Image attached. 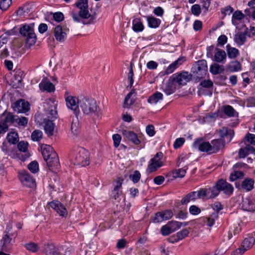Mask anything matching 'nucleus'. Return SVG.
I'll return each mask as SVG.
<instances>
[{
	"label": "nucleus",
	"instance_id": "a19ab883",
	"mask_svg": "<svg viewBox=\"0 0 255 255\" xmlns=\"http://www.w3.org/2000/svg\"><path fill=\"white\" fill-rule=\"evenodd\" d=\"M71 131L72 133L77 135L80 132V127L78 121V117H76V119H73L71 125Z\"/></svg>",
	"mask_w": 255,
	"mask_h": 255
},
{
	"label": "nucleus",
	"instance_id": "338daca9",
	"mask_svg": "<svg viewBox=\"0 0 255 255\" xmlns=\"http://www.w3.org/2000/svg\"><path fill=\"white\" fill-rule=\"evenodd\" d=\"M121 136L119 134H114L113 135V139L114 141V144L115 147H118L121 141Z\"/></svg>",
	"mask_w": 255,
	"mask_h": 255
},
{
	"label": "nucleus",
	"instance_id": "e2e57ef3",
	"mask_svg": "<svg viewBox=\"0 0 255 255\" xmlns=\"http://www.w3.org/2000/svg\"><path fill=\"white\" fill-rule=\"evenodd\" d=\"M146 133L149 136H153L155 134V131L154 130V127L152 125H148L145 128Z\"/></svg>",
	"mask_w": 255,
	"mask_h": 255
},
{
	"label": "nucleus",
	"instance_id": "0eeeda50",
	"mask_svg": "<svg viewBox=\"0 0 255 255\" xmlns=\"http://www.w3.org/2000/svg\"><path fill=\"white\" fill-rule=\"evenodd\" d=\"M57 102L53 98L46 100L43 103L44 111L49 119H56L57 117Z\"/></svg>",
	"mask_w": 255,
	"mask_h": 255
},
{
	"label": "nucleus",
	"instance_id": "c9c22d12",
	"mask_svg": "<svg viewBox=\"0 0 255 255\" xmlns=\"http://www.w3.org/2000/svg\"><path fill=\"white\" fill-rule=\"evenodd\" d=\"M11 238H10L7 234L4 235L1 240V245L2 250L4 251H8L11 248Z\"/></svg>",
	"mask_w": 255,
	"mask_h": 255
},
{
	"label": "nucleus",
	"instance_id": "0e129e2a",
	"mask_svg": "<svg viewBox=\"0 0 255 255\" xmlns=\"http://www.w3.org/2000/svg\"><path fill=\"white\" fill-rule=\"evenodd\" d=\"M175 88L174 87H173L169 84L166 86L165 88L163 89V91L167 95H170L175 92Z\"/></svg>",
	"mask_w": 255,
	"mask_h": 255
},
{
	"label": "nucleus",
	"instance_id": "a878e982",
	"mask_svg": "<svg viewBox=\"0 0 255 255\" xmlns=\"http://www.w3.org/2000/svg\"><path fill=\"white\" fill-rule=\"evenodd\" d=\"M45 133L48 136H51L54 132V124L51 120L44 119L42 123Z\"/></svg>",
	"mask_w": 255,
	"mask_h": 255
},
{
	"label": "nucleus",
	"instance_id": "9b49d317",
	"mask_svg": "<svg viewBox=\"0 0 255 255\" xmlns=\"http://www.w3.org/2000/svg\"><path fill=\"white\" fill-rule=\"evenodd\" d=\"M192 78V75L187 72H182L180 73H175L170 77L173 83H177L179 85H185L189 82Z\"/></svg>",
	"mask_w": 255,
	"mask_h": 255
},
{
	"label": "nucleus",
	"instance_id": "09e8293b",
	"mask_svg": "<svg viewBox=\"0 0 255 255\" xmlns=\"http://www.w3.org/2000/svg\"><path fill=\"white\" fill-rule=\"evenodd\" d=\"M6 138L9 143L15 144L18 142L19 136L17 132L13 131L7 134Z\"/></svg>",
	"mask_w": 255,
	"mask_h": 255
},
{
	"label": "nucleus",
	"instance_id": "e433bc0d",
	"mask_svg": "<svg viewBox=\"0 0 255 255\" xmlns=\"http://www.w3.org/2000/svg\"><path fill=\"white\" fill-rule=\"evenodd\" d=\"M218 218V215L217 213H213L208 217H203L202 220L208 226L211 227L214 225L215 221Z\"/></svg>",
	"mask_w": 255,
	"mask_h": 255
},
{
	"label": "nucleus",
	"instance_id": "a18cd8bd",
	"mask_svg": "<svg viewBox=\"0 0 255 255\" xmlns=\"http://www.w3.org/2000/svg\"><path fill=\"white\" fill-rule=\"evenodd\" d=\"M254 185V180L250 178H247L242 182V187L244 189L249 191L253 188Z\"/></svg>",
	"mask_w": 255,
	"mask_h": 255
},
{
	"label": "nucleus",
	"instance_id": "5701e85b",
	"mask_svg": "<svg viewBox=\"0 0 255 255\" xmlns=\"http://www.w3.org/2000/svg\"><path fill=\"white\" fill-rule=\"evenodd\" d=\"M212 151L213 154L218 152L220 150L224 148L225 141L222 138L213 139L211 141Z\"/></svg>",
	"mask_w": 255,
	"mask_h": 255
},
{
	"label": "nucleus",
	"instance_id": "bb28decb",
	"mask_svg": "<svg viewBox=\"0 0 255 255\" xmlns=\"http://www.w3.org/2000/svg\"><path fill=\"white\" fill-rule=\"evenodd\" d=\"M197 199H199L197 191H192L183 197L181 200V203L182 205H186L190 201H194Z\"/></svg>",
	"mask_w": 255,
	"mask_h": 255
},
{
	"label": "nucleus",
	"instance_id": "f3484780",
	"mask_svg": "<svg viewBox=\"0 0 255 255\" xmlns=\"http://www.w3.org/2000/svg\"><path fill=\"white\" fill-rule=\"evenodd\" d=\"M49 206L62 217H66L68 212L65 207L59 201H53L49 203Z\"/></svg>",
	"mask_w": 255,
	"mask_h": 255
},
{
	"label": "nucleus",
	"instance_id": "20e7f679",
	"mask_svg": "<svg viewBox=\"0 0 255 255\" xmlns=\"http://www.w3.org/2000/svg\"><path fill=\"white\" fill-rule=\"evenodd\" d=\"M34 23L24 24L19 29V33L24 37L26 46L30 47L35 44L37 37L34 32Z\"/></svg>",
	"mask_w": 255,
	"mask_h": 255
},
{
	"label": "nucleus",
	"instance_id": "473e14b6",
	"mask_svg": "<svg viewBox=\"0 0 255 255\" xmlns=\"http://www.w3.org/2000/svg\"><path fill=\"white\" fill-rule=\"evenodd\" d=\"M2 117H4L3 119H1V121L8 126V125H15V121L16 116L13 115L11 113H3Z\"/></svg>",
	"mask_w": 255,
	"mask_h": 255
},
{
	"label": "nucleus",
	"instance_id": "1a4fd4ad",
	"mask_svg": "<svg viewBox=\"0 0 255 255\" xmlns=\"http://www.w3.org/2000/svg\"><path fill=\"white\" fill-rule=\"evenodd\" d=\"M163 156V154L161 152H158L150 160L147 168V171L148 173L153 172L163 165L161 160Z\"/></svg>",
	"mask_w": 255,
	"mask_h": 255
},
{
	"label": "nucleus",
	"instance_id": "49530a36",
	"mask_svg": "<svg viewBox=\"0 0 255 255\" xmlns=\"http://www.w3.org/2000/svg\"><path fill=\"white\" fill-rule=\"evenodd\" d=\"M134 93V90H132L125 98L124 102V107L125 108H129L131 105H132L134 102V100L131 99L130 98L133 94Z\"/></svg>",
	"mask_w": 255,
	"mask_h": 255
},
{
	"label": "nucleus",
	"instance_id": "774afa93",
	"mask_svg": "<svg viewBox=\"0 0 255 255\" xmlns=\"http://www.w3.org/2000/svg\"><path fill=\"white\" fill-rule=\"evenodd\" d=\"M247 140L253 145H255V134L248 133L246 136Z\"/></svg>",
	"mask_w": 255,
	"mask_h": 255
},
{
	"label": "nucleus",
	"instance_id": "4d7b16f0",
	"mask_svg": "<svg viewBox=\"0 0 255 255\" xmlns=\"http://www.w3.org/2000/svg\"><path fill=\"white\" fill-rule=\"evenodd\" d=\"M191 11L194 15H199L201 12V9L200 5L198 4L193 5L191 8Z\"/></svg>",
	"mask_w": 255,
	"mask_h": 255
},
{
	"label": "nucleus",
	"instance_id": "58836bf2",
	"mask_svg": "<svg viewBox=\"0 0 255 255\" xmlns=\"http://www.w3.org/2000/svg\"><path fill=\"white\" fill-rule=\"evenodd\" d=\"M146 20L148 26L150 28H156L159 27L161 23V20L159 19L152 16H147Z\"/></svg>",
	"mask_w": 255,
	"mask_h": 255
},
{
	"label": "nucleus",
	"instance_id": "680f3d73",
	"mask_svg": "<svg viewBox=\"0 0 255 255\" xmlns=\"http://www.w3.org/2000/svg\"><path fill=\"white\" fill-rule=\"evenodd\" d=\"M14 76L15 80L17 82H20L24 76V72L20 69H17L14 71Z\"/></svg>",
	"mask_w": 255,
	"mask_h": 255
},
{
	"label": "nucleus",
	"instance_id": "13d9d810",
	"mask_svg": "<svg viewBox=\"0 0 255 255\" xmlns=\"http://www.w3.org/2000/svg\"><path fill=\"white\" fill-rule=\"evenodd\" d=\"M189 212L190 214L193 215H197L199 214L201 210V209L196 205H192L189 207Z\"/></svg>",
	"mask_w": 255,
	"mask_h": 255
},
{
	"label": "nucleus",
	"instance_id": "bf43d9fd",
	"mask_svg": "<svg viewBox=\"0 0 255 255\" xmlns=\"http://www.w3.org/2000/svg\"><path fill=\"white\" fill-rule=\"evenodd\" d=\"M28 143L24 141H21L17 144V148L20 151L25 152L28 148Z\"/></svg>",
	"mask_w": 255,
	"mask_h": 255
},
{
	"label": "nucleus",
	"instance_id": "b1692460",
	"mask_svg": "<svg viewBox=\"0 0 255 255\" xmlns=\"http://www.w3.org/2000/svg\"><path fill=\"white\" fill-rule=\"evenodd\" d=\"M44 250L46 255H61L59 248L53 243L45 244Z\"/></svg>",
	"mask_w": 255,
	"mask_h": 255
},
{
	"label": "nucleus",
	"instance_id": "6ab92c4d",
	"mask_svg": "<svg viewBox=\"0 0 255 255\" xmlns=\"http://www.w3.org/2000/svg\"><path fill=\"white\" fill-rule=\"evenodd\" d=\"M122 133L128 140L130 141L134 144L137 145L141 143V136H138L133 131L123 130Z\"/></svg>",
	"mask_w": 255,
	"mask_h": 255
},
{
	"label": "nucleus",
	"instance_id": "4be33fe9",
	"mask_svg": "<svg viewBox=\"0 0 255 255\" xmlns=\"http://www.w3.org/2000/svg\"><path fill=\"white\" fill-rule=\"evenodd\" d=\"M248 36H250V33L247 29L244 32H239L236 33L234 36V40L238 46H241L246 42Z\"/></svg>",
	"mask_w": 255,
	"mask_h": 255
},
{
	"label": "nucleus",
	"instance_id": "6e6d98bb",
	"mask_svg": "<svg viewBox=\"0 0 255 255\" xmlns=\"http://www.w3.org/2000/svg\"><path fill=\"white\" fill-rule=\"evenodd\" d=\"M11 4V0H0V8L3 11L6 10Z\"/></svg>",
	"mask_w": 255,
	"mask_h": 255
},
{
	"label": "nucleus",
	"instance_id": "864d4df0",
	"mask_svg": "<svg viewBox=\"0 0 255 255\" xmlns=\"http://www.w3.org/2000/svg\"><path fill=\"white\" fill-rule=\"evenodd\" d=\"M129 177L134 183H136L139 181L141 175L138 170H135L133 174L129 175Z\"/></svg>",
	"mask_w": 255,
	"mask_h": 255
},
{
	"label": "nucleus",
	"instance_id": "de8ad7c7",
	"mask_svg": "<svg viewBox=\"0 0 255 255\" xmlns=\"http://www.w3.org/2000/svg\"><path fill=\"white\" fill-rule=\"evenodd\" d=\"M226 48L227 54L229 58H235L239 54L238 49L234 47H232L229 44L227 45Z\"/></svg>",
	"mask_w": 255,
	"mask_h": 255
},
{
	"label": "nucleus",
	"instance_id": "3c124183",
	"mask_svg": "<svg viewBox=\"0 0 255 255\" xmlns=\"http://www.w3.org/2000/svg\"><path fill=\"white\" fill-rule=\"evenodd\" d=\"M187 169V167H186L185 169L180 168L177 170H176L173 172V177L174 178L183 177L186 174Z\"/></svg>",
	"mask_w": 255,
	"mask_h": 255
},
{
	"label": "nucleus",
	"instance_id": "6e6552de",
	"mask_svg": "<svg viewBox=\"0 0 255 255\" xmlns=\"http://www.w3.org/2000/svg\"><path fill=\"white\" fill-rule=\"evenodd\" d=\"M187 223H181L175 221H169L167 224L162 227L161 233L163 236H168L171 233L179 229L182 226H186Z\"/></svg>",
	"mask_w": 255,
	"mask_h": 255
},
{
	"label": "nucleus",
	"instance_id": "4c0bfd02",
	"mask_svg": "<svg viewBox=\"0 0 255 255\" xmlns=\"http://www.w3.org/2000/svg\"><path fill=\"white\" fill-rule=\"evenodd\" d=\"M217 52L214 55V60L219 63H224V61L226 59V53L223 50L216 48Z\"/></svg>",
	"mask_w": 255,
	"mask_h": 255
},
{
	"label": "nucleus",
	"instance_id": "2eb2a0df",
	"mask_svg": "<svg viewBox=\"0 0 255 255\" xmlns=\"http://www.w3.org/2000/svg\"><path fill=\"white\" fill-rule=\"evenodd\" d=\"M211 142L209 141H204L202 138L197 139L196 140L193 146L194 148H197L200 151L206 152L208 154H212V146Z\"/></svg>",
	"mask_w": 255,
	"mask_h": 255
},
{
	"label": "nucleus",
	"instance_id": "4468645a",
	"mask_svg": "<svg viewBox=\"0 0 255 255\" xmlns=\"http://www.w3.org/2000/svg\"><path fill=\"white\" fill-rule=\"evenodd\" d=\"M18 177L23 185L30 188L35 187V181L28 171L25 170L19 171Z\"/></svg>",
	"mask_w": 255,
	"mask_h": 255
},
{
	"label": "nucleus",
	"instance_id": "a211bd4d",
	"mask_svg": "<svg viewBox=\"0 0 255 255\" xmlns=\"http://www.w3.org/2000/svg\"><path fill=\"white\" fill-rule=\"evenodd\" d=\"M12 107L17 113H26L29 109V104L24 100L20 99L14 103Z\"/></svg>",
	"mask_w": 255,
	"mask_h": 255
},
{
	"label": "nucleus",
	"instance_id": "c756f323",
	"mask_svg": "<svg viewBox=\"0 0 255 255\" xmlns=\"http://www.w3.org/2000/svg\"><path fill=\"white\" fill-rule=\"evenodd\" d=\"M185 61L184 57H180L171 63L166 69L165 73L167 74L172 73L179 65Z\"/></svg>",
	"mask_w": 255,
	"mask_h": 255
},
{
	"label": "nucleus",
	"instance_id": "ea45409f",
	"mask_svg": "<svg viewBox=\"0 0 255 255\" xmlns=\"http://www.w3.org/2000/svg\"><path fill=\"white\" fill-rule=\"evenodd\" d=\"M245 17V15L241 11L236 10L235 11L232 18V23L236 26H237L240 22V21L243 19Z\"/></svg>",
	"mask_w": 255,
	"mask_h": 255
},
{
	"label": "nucleus",
	"instance_id": "603ef678",
	"mask_svg": "<svg viewBox=\"0 0 255 255\" xmlns=\"http://www.w3.org/2000/svg\"><path fill=\"white\" fill-rule=\"evenodd\" d=\"M28 123V119L25 117H21L20 118L16 116L15 125H17L20 126L25 127Z\"/></svg>",
	"mask_w": 255,
	"mask_h": 255
},
{
	"label": "nucleus",
	"instance_id": "39448f33",
	"mask_svg": "<svg viewBox=\"0 0 255 255\" xmlns=\"http://www.w3.org/2000/svg\"><path fill=\"white\" fill-rule=\"evenodd\" d=\"M89 152L82 147H78L72 153L71 161L74 165L85 166L89 164Z\"/></svg>",
	"mask_w": 255,
	"mask_h": 255
},
{
	"label": "nucleus",
	"instance_id": "c85d7f7f",
	"mask_svg": "<svg viewBox=\"0 0 255 255\" xmlns=\"http://www.w3.org/2000/svg\"><path fill=\"white\" fill-rule=\"evenodd\" d=\"M189 233V231L186 229H184L177 232L175 235L171 237L169 240L172 243L177 242L185 238L188 235Z\"/></svg>",
	"mask_w": 255,
	"mask_h": 255
},
{
	"label": "nucleus",
	"instance_id": "dca6fc26",
	"mask_svg": "<svg viewBox=\"0 0 255 255\" xmlns=\"http://www.w3.org/2000/svg\"><path fill=\"white\" fill-rule=\"evenodd\" d=\"M173 215L171 210H166L163 211L158 212L155 213L151 218V220L153 223H158L164 220H168L171 219Z\"/></svg>",
	"mask_w": 255,
	"mask_h": 255
},
{
	"label": "nucleus",
	"instance_id": "8fccbe9b",
	"mask_svg": "<svg viewBox=\"0 0 255 255\" xmlns=\"http://www.w3.org/2000/svg\"><path fill=\"white\" fill-rule=\"evenodd\" d=\"M43 133L41 130H35L31 133V139L33 141H38L42 137Z\"/></svg>",
	"mask_w": 255,
	"mask_h": 255
},
{
	"label": "nucleus",
	"instance_id": "37998d69",
	"mask_svg": "<svg viewBox=\"0 0 255 255\" xmlns=\"http://www.w3.org/2000/svg\"><path fill=\"white\" fill-rule=\"evenodd\" d=\"M225 70L224 67L218 64L214 63L210 66V71L213 75L221 73Z\"/></svg>",
	"mask_w": 255,
	"mask_h": 255
},
{
	"label": "nucleus",
	"instance_id": "9d476101",
	"mask_svg": "<svg viewBox=\"0 0 255 255\" xmlns=\"http://www.w3.org/2000/svg\"><path fill=\"white\" fill-rule=\"evenodd\" d=\"M214 187L217 190L218 195L220 191H223L224 194L230 196L233 194L234 191L233 186L222 179L219 180L216 183Z\"/></svg>",
	"mask_w": 255,
	"mask_h": 255
},
{
	"label": "nucleus",
	"instance_id": "7ed1b4c3",
	"mask_svg": "<svg viewBox=\"0 0 255 255\" xmlns=\"http://www.w3.org/2000/svg\"><path fill=\"white\" fill-rule=\"evenodd\" d=\"M79 107L83 114L87 115H97L99 111V108L94 99L83 96L80 97Z\"/></svg>",
	"mask_w": 255,
	"mask_h": 255
},
{
	"label": "nucleus",
	"instance_id": "2f4dec72",
	"mask_svg": "<svg viewBox=\"0 0 255 255\" xmlns=\"http://www.w3.org/2000/svg\"><path fill=\"white\" fill-rule=\"evenodd\" d=\"M254 150V148L248 144L245 147H242L239 149V157L240 158H245L249 154L253 153Z\"/></svg>",
	"mask_w": 255,
	"mask_h": 255
},
{
	"label": "nucleus",
	"instance_id": "72a5a7b5",
	"mask_svg": "<svg viewBox=\"0 0 255 255\" xmlns=\"http://www.w3.org/2000/svg\"><path fill=\"white\" fill-rule=\"evenodd\" d=\"M242 208L244 210L253 212L255 211V205L253 201L249 198H245L242 203Z\"/></svg>",
	"mask_w": 255,
	"mask_h": 255
},
{
	"label": "nucleus",
	"instance_id": "052dcab7",
	"mask_svg": "<svg viewBox=\"0 0 255 255\" xmlns=\"http://www.w3.org/2000/svg\"><path fill=\"white\" fill-rule=\"evenodd\" d=\"M25 247L27 250L33 253H35L38 250L37 245L33 243H30L25 244Z\"/></svg>",
	"mask_w": 255,
	"mask_h": 255
},
{
	"label": "nucleus",
	"instance_id": "69168bd1",
	"mask_svg": "<svg viewBox=\"0 0 255 255\" xmlns=\"http://www.w3.org/2000/svg\"><path fill=\"white\" fill-rule=\"evenodd\" d=\"M184 142L185 139L183 137L177 138L173 144L174 148L175 149L180 148L183 144Z\"/></svg>",
	"mask_w": 255,
	"mask_h": 255
},
{
	"label": "nucleus",
	"instance_id": "393cba45",
	"mask_svg": "<svg viewBox=\"0 0 255 255\" xmlns=\"http://www.w3.org/2000/svg\"><path fill=\"white\" fill-rule=\"evenodd\" d=\"M39 87L42 92L46 91L51 93L55 91L54 85L45 78L42 79V81L39 84Z\"/></svg>",
	"mask_w": 255,
	"mask_h": 255
},
{
	"label": "nucleus",
	"instance_id": "aec40b11",
	"mask_svg": "<svg viewBox=\"0 0 255 255\" xmlns=\"http://www.w3.org/2000/svg\"><path fill=\"white\" fill-rule=\"evenodd\" d=\"M223 114L228 117H236L238 116V113L230 105L223 106L221 111L218 112V115L220 118H223Z\"/></svg>",
	"mask_w": 255,
	"mask_h": 255
},
{
	"label": "nucleus",
	"instance_id": "5fc2aeb1",
	"mask_svg": "<svg viewBox=\"0 0 255 255\" xmlns=\"http://www.w3.org/2000/svg\"><path fill=\"white\" fill-rule=\"evenodd\" d=\"M28 169L32 173H36L38 171V164L37 161H33L28 165Z\"/></svg>",
	"mask_w": 255,
	"mask_h": 255
},
{
	"label": "nucleus",
	"instance_id": "7c9ffc66",
	"mask_svg": "<svg viewBox=\"0 0 255 255\" xmlns=\"http://www.w3.org/2000/svg\"><path fill=\"white\" fill-rule=\"evenodd\" d=\"M219 133L222 138L229 137L228 142L231 141L234 135V131L231 129H228L227 128L223 127L219 130Z\"/></svg>",
	"mask_w": 255,
	"mask_h": 255
},
{
	"label": "nucleus",
	"instance_id": "f257e3e1",
	"mask_svg": "<svg viewBox=\"0 0 255 255\" xmlns=\"http://www.w3.org/2000/svg\"><path fill=\"white\" fill-rule=\"evenodd\" d=\"M76 8L71 12L73 20L84 24H90L95 22V16L91 15L88 9L87 0H78L75 3Z\"/></svg>",
	"mask_w": 255,
	"mask_h": 255
},
{
	"label": "nucleus",
	"instance_id": "cd10ccee",
	"mask_svg": "<svg viewBox=\"0 0 255 255\" xmlns=\"http://www.w3.org/2000/svg\"><path fill=\"white\" fill-rule=\"evenodd\" d=\"M255 243V239L254 237L248 236L247 237L245 238L242 243L241 247L243 248V252L251 249L254 246Z\"/></svg>",
	"mask_w": 255,
	"mask_h": 255
},
{
	"label": "nucleus",
	"instance_id": "f8f14e48",
	"mask_svg": "<svg viewBox=\"0 0 255 255\" xmlns=\"http://www.w3.org/2000/svg\"><path fill=\"white\" fill-rule=\"evenodd\" d=\"M79 101L80 97L77 98L74 96H69L66 98V102L67 107L73 111L74 114L76 117L80 116V112L79 111Z\"/></svg>",
	"mask_w": 255,
	"mask_h": 255
},
{
	"label": "nucleus",
	"instance_id": "423d86ee",
	"mask_svg": "<svg viewBox=\"0 0 255 255\" xmlns=\"http://www.w3.org/2000/svg\"><path fill=\"white\" fill-rule=\"evenodd\" d=\"M208 71L207 62L201 60L196 62L192 66L191 72L195 77L200 79L205 77Z\"/></svg>",
	"mask_w": 255,
	"mask_h": 255
},
{
	"label": "nucleus",
	"instance_id": "c03bdc74",
	"mask_svg": "<svg viewBox=\"0 0 255 255\" xmlns=\"http://www.w3.org/2000/svg\"><path fill=\"white\" fill-rule=\"evenodd\" d=\"M144 29L142 23L138 18H135L132 21V29L136 32L142 31Z\"/></svg>",
	"mask_w": 255,
	"mask_h": 255
},
{
	"label": "nucleus",
	"instance_id": "f03ea898",
	"mask_svg": "<svg viewBox=\"0 0 255 255\" xmlns=\"http://www.w3.org/2000/svg\"><path fill=\"white\" fill-rule=\"evenodd\" d=\"M41 150L44 159L50 170L58 169L60 166L58 157L52 147L50 145H45L41 147Z\"/></svg>",
	"mask_w": 255,
	"mask_h": 255
},
{
	"label": "nucleus",
	"instance_id": "f704fd0d",
	"mask_svg": "<svg viewBox=\"0 0 255 255\" xmlns=\"http://www.w3.org/2000/svg\"><path fill=\"white\" fill-rule=\"evenodd\" d=\"M163 94L159 92H156L149 96L147 99V102L150 104H156L163 99Z\"/></svg>",
	"mask_w": 255,
	"mask_h": 255
},
{
	"label": "nucleus",
	"instance_id": "412c9836",
	"mask_svg": "<svg viewBox=\"0 0 255 255\" xmlns=\"http://www.w3.org/2000/svg\"><path fill=\"white\" fill-rule=\"evenodd\" d=\"M67 29L63 28L61 25L55 26L54 30V34L55 39L60 42L64 41L67 37Z\"/></svg>",
	"mask_w": 255,
	"mask_h": 255
},
{
	"label": "nucleus",
	"instance_id": "ddd939ff",
	"mask_svg": "<svg viewBox=\"0 0 255 255\" xmlns=\"http://www.w3.org/2000/svg\"><path fill=\"white\" fill-rule=\"evenodd\" d=\"M199 198L203 199H211L218 196V192L214 186L212 187L200 188L197 191Z\"/></svg>",
	"mask_w": 255,
	"mask_h": 255
},
{
	"label": "nucleus",
	"instance_id": "79ce46f5",
	"mask_svg": "<svg viewBox=\"0 0 255 255\" xmlns=\"http://www.w3.org/2000/svg\"><path fill=\"white\" fill-rule=\"evenodd\" d=\"M227 69L232 72L241 70V64L237 60L232 61L228 65Z\"/></svg>",
	"mask_w": 255,
	"mask_h": 255
}]
</instances>
